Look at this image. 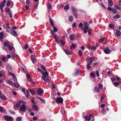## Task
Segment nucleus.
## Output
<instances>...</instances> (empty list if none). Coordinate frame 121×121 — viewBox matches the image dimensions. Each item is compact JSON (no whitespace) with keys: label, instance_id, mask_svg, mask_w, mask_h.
Returning a JSON list of instances; mask_svg holds the SVG:
<instances>
[{"label":"nucleus","instance_id":"nucleus-5","mask_svg":"<svg viewBox=\"0 0 121 121\" xmlns=\"http://www.w3.org/2000/svg\"><path fill=\"white\" fill-rule=\"evenodd\" d=\"M51 32L52 35L53 37L54 38L55 40V41L57 43H59V41L58 40V39L57 38V35L56 34H55L54 32V31L52 30H50Z\"/></svg>","mask_w":121,"mask_h":121},{"label":"nucleus","instance_id":"nucleus-1","mask_svg":"<svg viewBox=\"0 0 121 121\" xmlns=\"http://www.w3.org/2000/svg\"><path fill=\"white\" fill-rule=\"evenodd\" d=\"M26 103L24 101L22 102V104L20 107L18 111L19 112H23L26 111L27 109V107L26 106Z\"/></svg>","mask_w":121,"mask_h":121},{"label":"nucleus","instance_id":"nucleus-47","mask_svg":"<svg viewBox=\"0 0 121 121\" xmlns=\"http://www.w3.org/2000/svg\"><path fill=\"white\" fill-rule=\"evenodd\" d=\"M90 74L91 76L93 78H94L95 76V75L92 73H91Z\"/></svg>","mask_w":121,"mask_h":121},{"label":"nucleus","instance_id":"nucleus-24","mask_svg":"<svg viewBox=\"0 0 121 121\" xmlns=\"http://www.w3.org/2000/svg\"><path fill=\"white\" fill-rule=\"evenodd\" d=\"M116 35L118 36H119L121 35V32L119 30H117L116 31Z\"/></svg>","mask_w":121,"mask_h":121},{"label":"nucleus","instance_id":"nucleus-3","mask_svg":"<svg viewBox=\"0 0 121 121\" xmlns=\"http://www.w3.org/2000/svg\"><path fill=\"white\" fill-rule=\"evenodd\" d=\"M71 8L72 11V12L73 15L75 18L77 19V15L76 13L78 12V10L73 6H71Z\"/></svg>","mask_w":121,"mask_h":121},{"label":"nucleus","instance_id":"nucleus-40","mask_svg":"<svg viewBox=\"0 0 121 121\" xmlns=\"http://www.w3.org/2000/svg\"><path fill=\"white\" fill-rule=\"evenodd\" d=\"M22 118L21 117H17L16 119L17 121H21L22 120Z\"/></svg>","mask_w":121,"mask_h":121},{"label":"nucleus","instance_id":"nucleus-59","mask_svg":"<svg viewBox=\"0 0 121 121\" xmlns=\"http://www.w3.org/2000/svg\"><path fill=\"white\" fill-rule=\"evenodd\" d=\"M114 6L115 8L117 9H118L120 7L118 5H115Z\"/></svg>","mask_w":121,"mask_h":121},{"label":"nucleus","instance_id":"nucleus-50","mask_svg":"<svg viewBox=\"0 0 121 121\" xmlns=\"http://www.w3.org/2000/svg\"><path fill=\"white\" fill-rule=\"evenodd\" d=\"M35 98L32 97L31 99V102L34 104L35 103Z\"/></svg>","mask_w":121,"mask_h":121},{"label":"nucleus","instance_id":"nucleus-33","mask_svg":"<svg viewBox=\"0 0 121 121\" xmlns=\"http://www.w3.org/2000/svg\"><path fill=\"white\" fill-rule=\"evenodd\" d=\"M84 118L85 119L88 121H89L91 120V118H90L89 116L88 117L87 116H85Z\"/></svg>","mask_w":121,"mask_h":121},{"label":"nucleus","instance_id":"nucleus-10","mask_svg":"<svg viewBox=\"0 0 121 121\" xmlns=\"http://www.w3.org/2000/svg\"><path fill=\"white\" fill-rule=\"evenodd\" d=\"M95 57L94 56L92 57H91L89 58L87 60L89 61V63H92L93 60L95 58Z\"/></svg>","mask_w":121,"mask_h":121},{"label":"nucleus","instance_id":"nucleus-6","mask_svg":"<svg viewBox=\"0 0 121 121\" xmlns=\"http://www.w3.org/2000/svg\"><path fill=\"white\" fill-rule=\"evenodd\" d=\"M55 101L57 103L61 104L63 102V99L61 97H57Z\"/></svg>","mask_w":121,"mask_h":121},{"label":"nucleus","instance_id":"nucleus-32","mask_svg":"<svg viewBox=\"0 0 121 121\" xmlns=\"http://www.w3.org/2000/svg\"><path fill=\"white\" fill-rule=\"evenodd\" d=\"M8 48L10 51H12L14 48L13 47H12L10 45L8 47Z\"/></svg>","mask_w":121,"mask_h":121},{"label":"nucleus","instance_id":"nucleus-13","mask_svg":"<svg viewBox=\"0 0 121 121\" xmlns=\"http://www.w3.org/2000/svg\"><path fill=\"white\" fill-rule=\"evenodd\" d=\"M11 34L14 36L16 37L17 36V34L15 30H12L11 32Z\"/></svg>","mask_w":121,"mask_h":121},{"label":"nucleus","instance_id":"nucleus-44","mask_svg":"<svg viewBox=\"0 0 121 121\" xmlns=\"http://www.w3.org/2000/svg\"><path fill=\"white\" fill-rule=\"evenodd\" d=\"M88 30V35H90L91 34V30L90 29H89L88 30Z\"/></svg>","mask_w":121,"mask_h":121},{"label":"nucleus","instance_id":"nucleus-42","mask_svg":"<svg viewBox=\"0 0 121 121\" xmlns=\"http://www.w3.org/2000/svg\"><path fill=\"white\" fill-rule=\"evenodd\" d=\"M30 92L33 95H34L35 94V91H34L32 90L31 89H30Z\"/></svg>","mask_w":121,"mask_h":121},{"label":"nucleus","instance_id":"nucleus-55","mask_svg":"<svg viewBox=\"0 0 121 121\" xmlns=\"http://www.w3.org/2000/svg\"><path fill=\"white\" fill-rule=\"evenodd\" d=\"M6 10V13H8L9 12L10 10V9L8 7H6L5 8Z\"/></svg>","mask_w":121,"mask_h":121},{"label":"nucleus","instance_id":"nucleus-38","mask_svg":"<svg viewBox=\"0 0 121 121\" xmlns=\"http://www.w3.org/2000/svg\"><path fill=\"white\" fill-rule=\"evenodd\" d=\"M76 47V46L75 45L73 44H72L71 45V46H70V48L72 49L73 48H75Z\"/></svg>","mask_w":121,"mask_h":121},{"label":"nucleus","instance_id":"nucleus-56","mask_svg":"<svg viewBox=\"0 0 121 121\" xmlns=\"http://www.w3.org/2000/svg\"><path fill=\"white\" fill-rule=\"evenodd\" d=\"M61 112L63 115H64L65 114V111L64 108H62V109Z\"/></svg>","mask_w":121,"mask_h":121},{"label":"nucleus","instance_id":"nucleus-19","mask_svg":"<svg viewBox=\"0 0 121 121\" xmlns=\"http://www.w3.org/2000/svg\"><path fill=\"white\" fill-rule=\"evenodd\" d=\"M47 7L48 8V11H50L52 9V6L51 4L49 3L47 5Z\"/></svg>","mask_w":121,"mask_h":121},{"label":"nucleus","instance_id":"nucleus-22","mask_svg":"<svg viewBox=\"0 0 121 121\" xmlns=\"http://www.w3.org/2000/svg\"><path fill=\"white\" fill-rule=\"evenodd\" d=\"M32 108L33 109L35 110L36 111L38 109L37 106L36 105L34 104L32 105Z\"/></svg>","mask_w":121,"mask_h":121},{"label":"nucleus","instance_id":"nucleus-12","mask_svg":"<svg viewBox=\"0 0 121 121\" xmlns=\"http://www.w3.org/2000/svg\"><path fill=\"white\" fill-rule=\"evenodd\" d=\"M42 78L46 82L49 81V79L48 78V76H43Z\"/></svg>","mask_w":121,"mask_h":121},{"label":"nucleus","instance_id":"nucleus-9","mask_svg":"<svg viewBox=\"0 0 121 121\" xmlns=\"http://www.w3.org/2000/svg\"><path fill=\"white\" fill-rule=\"evenodd\" d=\"M104 52L105 54H108L110 53L111 51L109 50L108 47H107L104 50Z\"/></svg>","mask_w":121,"mask_h":121},{"label":"nucleus","instance_id":"nucleus-45","mask_svg":"<svg viewBox=\"0 0 121 121\" xmlns=\"http://www.w3.org/2000/svg\"><path fill=\"white\" fill-rule=\"evenodd\" d=\"M98 86L99 87V89H101L103 87V85L102 84H99L98 85Z\"/></svg>","mask_w":121,"mask_h":121},{"label":"nucleus","instance_id":"nucleus-48","mask_svg":"<svg viewBox=\"0 0 121 121\" xmlns=\"http://www.w3.org/2000/svg\"><path fill=\"white\" fill-rule=\"evenodd\" d=\"M83 25V24L82 23L80 22L78 25V26L79 28H82V27Z\"/></svg>","mask_w":121,"mask_h":121},{"label":"nucleus","instance_id":"nucleus-2","mask_svg":"<svg viewBox=\"0 0 121 121\" xmlns=\"http://www.w3.org/2000/svg\"><path fill=\"white\" fill-rule=\"evenodd\" d=\"M84 27L82 29V30H84V32L85 33H86L87 32V30L89 29L88 26V23L86 22L84 23Z\"/></svg>","mask_w":121,"mask_h":121},{"label":"nucleus","instance_id":"nucleus-37","mask_svg":"<svg viewBox=\"0 0 121 121\" xmlns=\"http://www.w3.org/2000/svg\"><path fill=\"white\" fill-rule=\"evenodd\" d=\"M109 27L111 28H113L114 27V25L112 23H110L109 24Z\"/></svg>","mask_w":121,"mask_h":121},{"label":"nucleus","instance_id":"nucleus-14","mask_svg":"<svg viewBox=\"0 0 121 121\" xmlns=\"http://www.w3.org/2000/svg\"><path fill=\"white\" fill-rule=\"evenodd\" d=\"M13 5V2L10 0L8 1L6 4V5L8 6H12Z\"/></svg>","mask_w":121,"mask_h":121},{"label":"nucleus","instance_id":"nucleus-49","mask_svg":"<svg viewBox=\"0 0 121 121\" xmlns=\"http://www.w3.org/2000/svg\"><path fill=\"white\" fill-rule=\"evenodd\" d=\"M9 112L11 114H15V112L11 110H10L9 111Z\"/></svg>","mask_w":121,"mask_h":121},{"label":"nucleus","instance_id":"nucleus-51","mask_svg":"<svg viewBox=\"0 0 121 121\" xmlns=\"http://www.w3.org/2000/svg\"><path fill=\"white\" fill-rule=\"evenodd\" d=\"M95 91L97 92H99V90L98 87H95Z\"/></svg>","mask_w":121,"mask_h":121},{"label":"nucleus","instance_id":"nucleus-18","mask_svg":"<svg viewBox=\"0 0 121 121\" xmlns=\"http://www.w3.org/2000/svg\"><path fill=\"white\" fill-rule=\"evenodd\" d=\"M108 4L111 7H112L113 5V3L112 0H108Z\"/></svg>","mask_w":121,"mask_h":121},{"label":"nucleus","instance_id":"nucleus-58","mask_svg":"<svg viewBox=\"0 0 121 121\" xmlns=\"http://www.w3.org/2000/svg\"><path fill=\"white\" fill-rule=\"evenodd\" d=\"M9 17L10 18H12L13 17V15L12 13L10 12H9Z\"/></svg>","mask_w":121,"mask_h":121},{"label":"nucleus","instance_id":"nucleus-27","mask_svg":"<svg viewBox=\"0 0 121 121\" xmlns=\"http://www.w3.org/2000/svg\"><path fill=\"white\" fill-rule=\"evenodd\" d=\"M26 5L30 6H31L30 1V0H26Z\"/></svg>","mask_w":121,"mask_h":121},{"label":"nucleus","instance_id":"nucleus-54","mask_svg":"<svg viewBox=\"0 0 121 121\" xmlns=\"http://www.w3.org/2000/svg\"><path fill=\"white\" fill-rule=\"evenodd\" d=\"M104 38H101L99 39V42L100 43L102 42L104 39Z\"/></svg>","mask_w":121,"mask_h":121},{"label":"nucleus","instance_id":"nucleus-52","mask_svg":"<svg viewBox=\"0 0 121 121\" xmlns=\"http://www.w3.org/2000/svg\"><path fill=\"white\" fill-rule=\"evenodd\" d=\"M41 68H42V69L43 70H45V71H46V69H45V66L42 65H41Z\"/></svg>","mask_w":121,"mask_h":121},{"label":"nucleus","instance_id":"nucleus-15","mask_svg":"<svg viewBox=\"0 0 121 121\" xmlns=\"http://www.w3.org/2000/svg\"><path fill=\"white\" fill-rule=\"evenodd\" d=\"M64 51L65 53L68 55L71 54V52H70L68 49H65L64 50Z\"/></svg>","mask_w":121,"mask_h":121},{"label":"nucleus","instance_id":"nucleus-4","mask_svg":"<svg viewBox=\"0 0 121 121\" xmlns=\"http://www.w3.org/2000/svg\"><path fill=\"white\" fill-rule=\"evenodd\" d=\"M5 120L7 121H13V118L12 117L8 115L4 116Z\"/></svg>","mask_w":121,"mask_h":121},{"label":"nucleus","instance_id":"nucleus-34","mask_svg":"<svg viewBox=\"0 0 121 121\" xmlns=\"http://www.w3.org/2000/svg\"><path fill=\"white\" fill-rule=\"evenodd\" d=\"M78 53L80 56H82V55L83 52L82 51L80 50L78 51Z\"/></svg>","mask_w":121,"mask_h":121},{"label":"nucleus","instance_id":"nucleus-36","mask_svg":"<svg viewBox=\"0 0 121 121\" xmlns=\"http://www.w3.org/2000/svg\"><path fill=\"white\" fill-rule=\"evenodd\" d=\"M120 83V81L119 82H114V85L115 86H117L118 85H119V83Z\"/></svg>","mask_w":121,"mask_h":121},{"label":"nucleus","instance_id":"nucleus-35","mask_svg":"<svg viewBox=\"0 0 121 121\" xmlns=\"http://www.w3.org/2000/svg\"><path fill=\"white\" fill-rule=\"evenodd\" d=\"M49 22L51 26H54V23L52 19H49Z\"/></svg>","mask_w":121,"mask_h":121},{"label":"nucleus","instance_id":"nucleus-43","mask_svg":"<svg viewBox=\"0 0 121 121\" xmlns=\"http://www.w3.org/2000/svg\"><path fill=\"white\" fill-rule=\"evenodd\" d=\"M112 12L114 13H116L117 12V11L116 9H113L112 10Z\"/></svg>","mask_w":121,"mask_h":121},{"label":"nucleus","instance_id":"nucleus-25","mask_svg":"<svg viewBox=\"0 0 121 121\" xmlns=\"http://www.w3.org/2000/svg\"><path fill=\"white\" fill-rule=\"evenodd\" d=\"M120 16L119 14H116L113 17V18L114 19H118L120 18Z\"/></svg>","mask_w":121,"mask_h":121},{"label":"nucleus","instance_id":"nucleus-62","mask_svg":"<svg viewBox=\"0 0 121 121\" xmlns=\"http://www.w3.org/2000/svg\"><path fill=\"white\" fill-rule=\"evenodd\" d=\"M89 117L91 118V117H92L93 118H94V117L93 115L92 114H89Z\"/></svg>","mask_w":121,"mask_h":121},{"label":"nucleus","instance_id":"nucleus-63","mask_svg":"<svg viewBox=\"0 0 121 121\" xmlns=\"http://www.w3.org/2000/svg\"><path fill=\"white\" fill-rule=\"evenodd\" d=\"M31 61L33 63H34V61H35V59L34 58L32 57L31 58Z\"/></svg>","mask_w":121,"mask_h":121},{"label":"nucleus","instance_id":"nucleus-11","mask_svg":"<svg viewBox=\"0 0 121 121\" xmlns=\"http://www.w3.org/2000/svg\"><path fill=\"white\" fill-rule=\"evenodd\" d=\"M22 101H23L22 100H20L18 102H17L15 105V106L17 108H18L20 107L21 105V103L22 102Z\"/></svg>","mask_w":121,"mask_h":121},{"label":"nucleus","instance_id":"nucleus-7","mask_svg":"<svg viewBox=\"0 0 121 121\" xmlns=\"http://www.w3.org/2000/svg\"><path fill=\"white\" fill-rule=\"evenodd\" d=\"M37 94L39 95H41L43 93V90L42 88H39L37 91Z\"/></svg>","mask_w":121,"mask_h":121},{"label":"nucleus","instance_id":"nucleus-8","mask_svg":"<svg viewBox=\"0 0 121 121\" xmlns=\"http://www.w3.org/2000/svg\"><path fill=\"white\" fill-rule=\"evenodd\" d=\"M6 2V1L5 0H4L3 2H2L0 5V8L2 11L3 10V7L5 5V3Z\"/></svg>","mask_w":121,"mask_h":121},{"label":"nucleus","instance_id":"nucleus-57","mask_svg":"<svg viewBox=\"0 0 121 121\" xmlns=\"http://www.w3.org/2000/svg\"><path fill=\"white\" fill-rule=\"evenodd\" d=\"M43 76H48V74L47 72H46L43 74Z\"/></svg>","mask_w":121,"mask_h":121},{"label":"nucleus","instance_id":"nucleus-17","mask_svg":"<svg viewBox=\"0 0 121 121\" xmlns=\"http://www.w3.org/2000/svg\"><path fill=\"white\" fill-rule=\"evenodd\" d=\"M0 96V98L1 100H5L6 99V97L3 95L1 94Z\"/></svg>","mask_w":121,"mask_h":121},{"label":"nucleus","instance_id":"nucleus-64","mask_svg":"<svg viewBox=\"0 0 121 121\" xmlns=\"http://www.w3.org/2000/svg\"><path fill=\"white\" fill-rule=\"evenodd\" d=\"M117 3L119 5L121 6V4H120L121 3V0H118Z\"/></svg>","mask_w":121,"mask_h":121},{"label":"nucleus","instance_id":"nucleus-53","mask_svg":"<svg viewBox=\"0 0 121 121\" xmlns=\"http://www.w3.org/2000/svg\"><path fill=\"white\" fill-rule=\"evenodd\" d=\"M29 47L28 45L27 44H26L24 47V48L25 50L27 49Z\"/></svg>","mask_w":121,"mask_h":121},{"label":"nucleus","instance_id":"nucleus-61","mask_svg":"<svg viewBox=\"0 0 121 121\" xmlns=\"http://www.w3.org/2000/svg\"><path fill=\"white\" fill-rule=\"evenodd\" d=\"M72 26L73 27H76L77 26L76 23L75 22L73 23L72 24Z\"/></svg>","mask_w":121,"mask_h":121},{"label":"nucleus","instance_id":"nucleus-23","mask_svg":"<svg viewBox=\"0 0 121 121\" xmlns=\"http://www.w3.org/2000/svg\"><path fill=\"white\" fill-rule=\"evenodd\" d=\"M5 75V73L4 71H0V77H3Z\"/></svg>","mask_w":121,"mask_h":121},{"label":"nucleus","instance_id":"nucleus-31","mask_svg":"<svg viewBox=\"0 0 121 121\" xmlns=\"http://www.w3.org/2000/svg\"><path fill=\"white\" fill-rule=\"evenodd\" d=\"M98 46V45L97 44H96L95 46H93L91 48L92 50H95L97 47Z\"/></svg>","mask_w":121,"mask_h":121},{"label":"nucleus","instance_id":"nucleus-28","mask_svg":"<svg viewBox=\"0 0 121 121\" xmlns=\"http://www.w3.org/2000/svg\"><path fill=\"white\" fill-rule=\"evenodd\" d=\"M3 44L5 47H8L10 45L9 43L7 42H5Z\"/></svg>","mask_w":121,"mask_h":121},{"label":"nucleus","instance_id":"nucleus-46","mask_svg":"<svg viewBox=\"0 0 121 121\" xmlns=\"http://www.w3.org/2000/svg\"><path fill=\"white\" fill-rule=\"evenodd\" d=\"M69 9V6L68 5H66L64 7V9Z\"/></svg>","mask_w":121,"mask_h":121},{"label":"nucleus","instance_id":"nucleus-26","mask_svg":"<svg viewBox=\"0 0 121 121\" xmlns=\"http://www.w3.org/2000/svg\"><path fill=\"white\" fill-rule=\"evenodd\" d=\"M4 38V34L3 32L0 33V40H2Z\"/></svg>","mask_w":121,"mask_h":121},{"label":"nucleus","instance_id":"nucleus-20","mask_svg":"<svg viewBox=\"0 0 121 121\" xmlns=\"http://www.w3.org/2000/svg\"><path fill=\"white\" fill-rule=\"evenodd\" d=\"M69 38L70 40H73L74 39V35L73 34H71L69 35Z\"/></svg>","mask_w":121,"mask_h":121},{"label":"nucleus","instance_id":"nucleus-16","mask_svg":"<svg viewBox=\"0 0 121 121\" xmlns=\"http://www.w3.org/2000/svg\"><path fill=\"white\" fill-rule=\"evenodd\" d=\"M0 111L1 112H6V111L4 108L0 106Z\"/></svg>","mask_w":121,"mask_h":121},{"label":"nucleus","instance_id":"nucleus-39","mask_svg":"<svg viewBox=\"0 0 121 121\" xmlns=\"http://www.w3.org/2000/svg\"><path fill=\"white\" fill-rule=\"evenodd\" d=\"M73 17L72 16H69V22H72L73 20Z\"/></svg>","mask_w":121,"mask_h":121},{"label":"nucleus","instance_id":"nucleus-21","mask_svg":"<svg viewBox=\"0 0 121 121\" xmlns=\"http://www.w3.org/2000/svg\"><path fill=\"white\" fill-rule=\"evenodd\" d=\"M91 63L88 62V64H87L86 67L88 70H89L91 69Z\"/></svg>","mask_w":121,"mask_h":121},{"label":"nucleus","instance_id":"nucleus-29","mask_svg":"<svg viewBox=\"0 0 121 121\" xmlns=\"http://www.w3.org/2000/svg\"><path fill=\"white\" fill-rule=\"evenodd\" d=\"M58 40V41H59ZM60 42V44L62 45H65V42L64 41L62 40H60V42Z\"/></svg>","mask_w":121,"mask_h":121},{"label":"nucleus","instance_id":"nucleus-41","mask_svg":"<svg viewBox=\"0 0 121 121\" xmlns=\"http://www.w3.org/2000/svg\"><path fill=\"white\" fill-rule=\"evenodd\" d=\"M53 28L54 29V33H55L57 31V29L54 26H52Z\"/></svg>","mask_w":121,"mask_h":121},{"label":"nucleus","instance_id":"nucleus-60","mask_svg":"<svg viewBox=\"0 0 121 121\" xmlns=\"http://www.w3.org/2000/svg\"><path fill=\"white\" fill-rule=\"evenodd\" d=\"M26 77L28 79H29L30 78V76L29 73H27L26 74Z\"/></svg>","mask_w":121,"mask_h":121},{"label":"nucleus","instance_id":"nucleus-30","mask_svg":"<svg viewBox=\"0 0 121 121\" xmlns=\"http://www.w3.org/2000/svg\"><path fill=\"white\" fill-rule=\"evenodd\" d=\"M13 85L16 88H18L19 87V84L16 83H14Z\"/></svg>","mask_w":121,"mask_h":121}]
</instances>
